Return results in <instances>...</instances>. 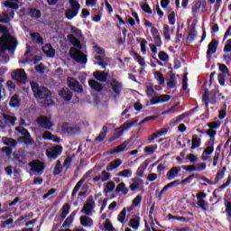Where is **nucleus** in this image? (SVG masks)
Listing matches in <instances>:
<instances>
[{
    "mask_svg": "<svg viewBox=\"0 0 231 231\" xmlns=\"http://www.w3.org/2000/svg\"><path fill=\"white\" fill-rule=\"evenodd\" d=\"M0 33H3L2 37H0V56L5 53L7 50L12 53H14L17 46L18 40L13 34H10L8 29L5 25L0 24Z\"/></svg>",
    "mask_w": 231,
    "mask_h": 231,
    "instance_id": "f257e3e1",
    "label": "nucleus"
},
{
    "mask_svg": "<svg viewBox=\"0 0 231 231\" xmlns=\"http://www.w3.org/2000/svg\"><path fill=\"white\" fill-rule=\"evenodd\" d=\"M31 88L33 92L34 98L43 100V102H42V106L48 107L54 106V101L51 98L52 93L49 88L43 86H39V83L37 82H32Z\"/></svg>",
    "mask_w": 231,
    "mask_h": 231,
    "instance_id": "f03ea898",
    "label": "nucleus"
},
{
    "mask_svg": "<svg viewBox=\"0 0 231 231\" xmlns=\"http://www.w3.org/2000/svg\"><path fill=\"white\" fill-rule=\"evenodd\" d=\"M69 4L70 5V8H69L65 11V17L69 21H72V19H74L75 17L78 16L79 12L81 8V5L76 0H69Z\"/></svg>",
    "mask_w": 231,
    "mask_h": 231,
    "instance_id": "7ed1b4c3",
    "label": "nucleus"
},
{
    "mask_svg": "<svg viewBox=\"0 0 231 231\" xmlns=\"http://www.w3.org/2000/svg\"><path fill=\"white\" fill-rule=\"evenodd\" d=\"M69 56L75 62L79 64L83 65L88 63L87 56L83 53V51L76 49L75 47H71L69 49Z\"/></svg>",
    "mask_w": 231,
    "mask_h": 231,
    "instance_id": "20e7f679",
    "label": "nucleus"
},
{
    "mask_svg": "<svg viewBox=\"0 0 231 231\" xmlns=\"http://www.w3.org/2000/svg\"><path fill=\"white\" fill-rule=\"evenodd\" d=\"M63 152V147L56 144L46 149L45 155L48 160H57Z\"/></svg>",
    "mask_w": 231,
    "mask_h": 231,
    "instance_id": "39448f33",
    "label": "nucleus"
},
{
    "mask_svg": "<svg viewBox=\"0 0 231 231\" xmlns=\"http://www.w3.org/2000/svg\"><path fill=\"white\" fill-rule=\"evenodd\" d=\"M107 85H110V88H112L113 92L115 93L114 97H120L122 90H123V85L121 82L117 81L114 77H108V79L106 81Z\"/></svg>",
    "mask_w": 231,
    "mask_h": 231,
    "instance_id": "423d86ee",
    "label": "nucleus"
},
{
    "mask_svg": "<svg viewBox=\"0 0 231 231\" xmlns=\"http://www.w3.org/2000/svg\"><path fill=\"white\" fill-rule=\"evenodd\" d=\"M31 167V171L35 175H42L44 173L46 165L43 162L40 160H34L29 163Z\"/></svg>",
    "mask_w": 231,
    "mask_h": 231,
    "instance_id": "0eeeda50",
    "label": "nucleus"
},
{
    "mask_svg": "<svg viewBox=\"0 0 231 231\" xmlns=\"http://www.w3.org/2000/svg\"><path fill=\"white\" fill-rule=\"evenodd\" d=\"M12 79L21 84H26L28 82V75L24 69H17L13 71Z\"/></svg>",
    "mask_w": 231,
    "mask_h": 231,
    "instance_id": "6e6552de",
    "label": "nucleus"
},
{
    "mask_svg": "<svg viewBox=\"0 0 231 231\" xmlns=\"http://www.w3.org/2000/svg\"><path fill=\"white\" fill-rule=\"evenodd\" d=\"M217 90H210L209 92L208 90H205L204 95H203V101L207 107L208 106V104L215 106V104L217 103Z\"/></svg>",
    "mask_w": 231,
    "mask_h": 231,
    "instance_id": "1a4fd4ad",
    "label": "nucleus"
},
{
    "mask_svg": "<svg viewBox=\"0 0 231 231\" xmlns=\"http://www.w3.org/2000/svg\"><path fill=\"white\" fill-rule=\"evenodd\" d=\"M137 123H138L137 119L125 122L120 127H117L116 129V131H118L117 136L110 137V142H113L117 138H119L123 134L124 131H128L131 127H133Z\"/></svg>",
    "mask_w": 231,
    "mask_h": 231,
    "instance_id": "9d476101",
    "label": "nucleus"
},
{
    "mask_svg": "<svg viewBox=\"0 0 231 231\" xmlns=\"http://www.w3.org/2000/svg\"><path fill=\"white\" fill-rule=\"evenodd\" d=\"M96 203L93 196L88 199V202L85 203L83 208H81V213L86 216H92V210L95 208Z\"/></svg>",
    "mask_w": 231,
    "mask_h": 231,
    "instance_id": "9b49d317",
    "label": "nucleus"
},
{
    "mask_svg": "<svg viewBox=\"0 0 231 231\" xmlns=\"http://www.w3.org/2000/svg\"><path fill=\"white\" fill-rule=\"evenodd\" d=\"M218 45L219 41H217V39H212L211 42L208 43L207 51V59L208 61L211 60V55L217 51Z\"/></svg>",
    "mask_w": 231,
    "mask_h": 231,
    "instance_id": "f8f14e48",
    "label": "nucleus"
},
{
    "mask_svg": "<svg viewBox=\"0 0 231 231\" xmlns=\"http://www.w3.org/2000/svg\"><path fill=\"white\" fill-rule=\"evenodd\" d=\"M67 80H68L69 88L71 90H74L77 93H83V88L80 85V83L78 80H76V79L69 77Z\"/></svg>",
    "mask_w": 231,
    "mask_h": 231,
    "instance_id": "ddd939ff",
    "label": "nucleus"
},
{
    "mask_svg": "<svg viewBox=\"0 0 231 231\" xmlns=\"http://www.w3.org/2000/svg\"><path fill=\"white\" fill-rule=\"evenodd\" d=\"M37 123L42 129L45 130H50L53 126L52 122L49 117H47V116H42V117L38 118Z\"/></svg>",
    "mask_w": 231,
    "mask_h": 231,
    "instance_id": "4468645a",
    "label": "nucleus"
},
{
    "mask_svg": "<svg viewBox=\"0 0 231 231\" xmlns=\"http://www.w3.org/2000/svg\"><path fill=\"white\" fill-rule=\"evenodd\" d=\"M92 173V171H88L87 173H85V175L83 177H81V180H79L75 187L73 188L72 193H71V197H75L78 193V191L79 190V189H81L83 183L85 182V180L88 179V177Z\"/></svg>",
    "mask_w": 231,
    "mask_h": 231,
    "instance_id": "2eb2a0df",
    "label": "nucleus"
},
{
    "mask_svg": "<svg viewBox=\"0 0 231 231\" xmlns=\"http://www.w3.org/2000/svg\"><path fill=\"white\" fill-rule=\"evenodd\" d=\"M93 77L97 79L99 82H106L107 83L110 75L107 72L96 70L93 72Z\"/></svg>",
    "mask_w": 231,
    "mask_h": 231,
    "instance_id": "dca6fc26",
    "label": "nucleus"
},
{
    "mask_svg": "<svg viewBox=\"0 0 231 231\" xmlns=\"http://www.w3.org/2000/svg\"><path fill=\"white\" fill-rule=\"evenodd\" d=\"M59 95L66 102H70L73 97V92L68 88H62L60 90Z\"/></svg>",
    "mask_w": 231,
    "mask_h": 231,
    "instance_id": "f3484780",
    "label": "nucleus"
},
{
    "mask_svg": "<svg viewBox=\"0 0 231 231\" xmlns=\"http://www.w3.org/2000/svg\"><path fill=\"white\" fill-rule=\"evenodd\" d=\"M43 53L48 57V58H54L56 51L53 49L52 45L51 43H46L42 48Z\"/></svg>",
    "mask_w": 231,
    "mask_h": 231,
    "instance_id": "a211bd4d",
    "label": "nucleus"
},
{
    "mask_svg": "<svg viewBox=\"0 0 231 231\" xmlns=\"http://www.w3.org/2000/svg\"><path fill=\"white\" fill-rule=\"evenodd\" d=\"M180 172V167H173L172 169H170L168 172L166 173V180H172L175 178L178 177V174Z\"/></svg>",
    "mask_w": 231,
    "mask_h": 231,
    "instance_id": "6ab92c4d",
    "label": "nucleus"
},
{
    "mask_svg": "<svg viewBox=\"0 0 231 231\" xmlns=\"http://www.w3.org/2000/svg\"><path fill=\"white\" fill-rule=\"evenodd\" d=\"M21 103H22V98L20 97V95L15 93L12 96L10 102H9V106L14 108L20 107Z\"/></svg>",
    "mask_w": 231,
    "mask_h": 231,
    "instance_id": "aec40b11",
    "label": "nucleus"
},
{
    "mask_svg": "<svg viewBox=\"0 0 231 231\" xmlns=\"http://www.w3.org/2000/svg\"><path fill=\"white\" fill-rule=\"evenodd\" d=\"M67 39L69 42V43L75 48L82 49L81 42L78 38H76L74 34H69L67 36Z\"/></svg>",
    "mask_w": 231,
    "mask_h": 231,
    "instance_id": "412c9836",
    "label": "nucleus"
},
{
    "mask_svg": "<svg viewBox=\"0 0 231 231\" xmlns=\"http://www.w3.org/2000/svg\"><path fill=\"white\" fill-rule=\"evenodd\" d=\"M88 85L96 92H102L104 89L103 84H101L98 81L94 80V79H90L88 81Z\"/></svg>",
    "mask_w": 231,
    "mask_h": 231,
    "instance_id": "4be33fe9",
    "label": "nucleus"
},
{
    "mask_svg": "<svg viewBox=\"0 0 231 231\" xmlns=\"http://www.w3.org/2000/svg\"><path fill=\"white\" fill-rule=\"evenodd\" d=\"M28 15L31 18H36V19H41L42 16V11L35 8V7H31L28 9Z\"/></svg>",
    "mask_w": 231,
    "mask_h": 231,
    "instance_id": "5701e85b",
    "label": "nucleus"
},
{
    "mask_svg": "<svg viewBox=\"0 0 231 231\" xmlns=\"http://www.w3.org/2000/svg\"><path fill=\"white\" fill-rule=\"evenodd\" d=\"M130 143L131 140H126L122 144H119V146H116L112 152V154L120 153L125 151V148L129 145Z\"/></svg>",
    "mask_w": 231,
    "mask_h": 231,
    "instance_id": "b1692460",
    "label": "nucleus"
},
{
    "mask_svg": "<svg viewBox=\"0 0 231 231\" xmlns=\"http://www.w3.org/2000/svg\"><path fill=\"white\" fill-rule=\"evenodd\" d=\"M77 216V211H73L64 221L62 225V228L69 227L70 225L74 222V219Z\"/></svg>",
    "mask_w": 231,
    "mask_h": 231,
    "instance_id": "393cba45",
    "label": "nucleus"
},
{
    "mask_svg": "<svg viewBox=\"0 0 231 231\" xmlns=\"http://www.w3.org/2000/svg\"><path fill=\"white\" fill-rule=\"evenodd\" d=\"M63 132L68 133L69 134H79L80 133L79 127L63 125Z\"/></svg>",
    "mask_w": 231,
    "mask_h": 231,
    "instance_id": "a878e982",
    "label": "nucleus"
},
{
    "mask_svg": "<svg viewBox=\"0 0 231 231\" xmlns=\"http://www.w3.org/2000/svg\"><path fill=\"white\" fill-rule=\"evenodd\" d=\"M31 38L37 44L44 45V39L41 34H39V32H31Z\"/></svg>",
    "mask_w": 231,
    "mask_h": 231,
    "instance_id": "bb28decb",
    "label": "nucleus"
},
{
    "mask_svg": "<svg viewBox=\"0 0 231 231\" xmlns=\"http://www.w3.org/2000/svg\"><path fill=\"white\" fill-rule=\"evenodd\" d=\"M169 74H170V79L167 81L166 84H167V87L170 88V89H173L176 88V81H175L176 76L172 70H170Z\"/></svg>",
    "mask_w": 231,
    "mask_h": 231,
    "instance_id": "cd10ccee",
    "label": "nucleus"
},
{
    "mask_svg": "<svg viewBox=\"0 0 231 231\" xmlns=\"http://www.w3.org/2000/svg\"><path fill=\"white\" fill-rule=\"evenodd\" d=\"M71 209V205L69 203H65L62 208H61V214H60V217L62 219H64L65 217H67L68 215H69Z\"/></svg>",
    "mask_w": 231,
    "mask_h": 231,
    "instance_id": "c85d7f7f",
    "label": "nucleus"
},
{
    "mask_svg": "<svg viewBox=\"0 0 231 231\" xmlns=\"http://www.w3.org/2000/svg\"><path fill=\"white\" fill-rule=\"evenodd\" d=\"M122 164V161L120 159H116V161L110 162V164H108L106 167V170L107 171H114L115 169L118 168L120 165Z\"/></svg>",
    "mask_w": 231,
    "mask_h": 231,
    "instance_id": "c756f323",
    "label": "nucleus"
},
{
    "mask_svg": "<svg viewBox=\"0 0 231 231\" xmlns=\"http://www.w3.org/2000/svg\"><path fill=\"white\" fill-rule=\"evenodd\" d=\"M200 145H201V139L198 138L197 134H193L192 135V140H191V147H190V149L191 150H195V149L200 147Z\"/></svg>",
    "mask_w": 231,
    "mask_h": 231,
    "instance_id": "7c9ffc66",
    "label": "nucleus"
},
{
    "mask_svg": "<svg viewBox=\"0 0 231 231\" xmlns=\"http://www.w3.org/2000/svg\"><path fill=\"white\" fill-rule=\"evenodd\" d=\"M106 134H107V126L103 125L100 134L96 138V141L99 143L103 142L106 137Z\"/></svg>",
    "mask_w": 231,
    "mask_h": 231,
    "instance_id": "2f4dec72",
    "label": "nucleus"
},
{
    "mask_svg": "<svg viewBox=\"0 0 231 231\" xmlns=\"http://www.w3.org/2000/svg\"><path fill=\"white\" fill-rule=\"evenodd\" d=\"M197 37V31L195 27H192L189 30V32L187 37V43H192L195 41V38Z\"/></svg>",
    "mask_w": 231,
    "mask_h": 231,
    "instance_id": "473e14b6",
    "label": "nucleus"
},
{
    "mask_svg": "<svg viewBox=\"0 0 231 231\" xmlns=\"http://www.w3.org/2000/svg\"><path fill=\"white\" fill-rule=\"evenodd\" d=\"M79 221L83 226H91L93 225V220L88 216H82L79 217Z\"/></svg>",
    "mask_w": 231,
    "mask_h": 231,
    "instance_id": "72a5a7b5",
    "label": "nucleus"
},
{
    "mask_svg": "<svg viewBox=\"0 0 231 231\" xmlns=\"http://www.w3.org/2000/svg\"><path fill=\"white\" fill-rule=\"evenodd\" d=\"M116 191L122 192L124 195H127L129 193V189L127 187H125V182H121L116 187Z\"/></svg>",
    "mask_w": 231,
    "mask_h": 231,
    "instance_id": "f704fd0d",
    "label": "nucleus"
},
{
    "mask_svg": "<svg viewBox=\"0 0 231 231\" xmlns=\"http://www.w3.org/2000/svg\"><path fill=\"white\" fill-rule=\"evenodd\" d=\"M129 226L132 227L134 230H137L140 226V217L132 218L129 221Z\"/></svg>",
    "mask_w": 231,
    "mask_h": 231,
    "instance_id": "c9c22d12",
    "label": "nucleus"
},
{
    "mask_svg": "<svg viewBox=\"0 0 231 231\" xmlns=\"http://www.w3.org/2000/svg\"><path fill=\"white\" fill-rule=\"evenodd\" d=\"M94 59L96 60H98L94 62L95 65L100 66L104 69H106L107 64L104 61V59L102 56H95Z\"/></svg>",
    "mask_w": 231,
    "mask_h": 231,
    "instance_id": "e433bc0d",
    "label": "nucleus"
},
{
    "mask_svg": "<svg viewBox=\"0 0 231 231\" xmlns=\"http://www.w3.org/2000/svg\"><path fill=\"white\" fill-rule=\"evenodd\" d=\"M4 119L5 120L6 123H9L12 126H14L17 121V117H14V116H10L5 114L4 115Z\"/></svg>",
    "mask_w": 231,
    "mask_h": 231,
    "instance_id": "4c0bfd02",
    "label": "nucleus"
},
{
    "mask_svg": "<svg viewBox=\"0 0 231 231\" xmlns=\"http://www.w3.org/2000/svg\"><path fill=\"white\" fill-rule=\"evenodd\" d=\"M132 175H133V171L131 170H124V171L116 173L117 177H122V178H125V179L131 178Z\"/></svg>",
    "mask_w": 231,
    "mask_h": 231,
    "instance_id": "58836bf2",
    "label": "nucleus"
},
{
    "mask_svg": "<svg viewBox=\"0 0 231 231\" xmlns=\"http://www.w3.org/2000/svg\"><path fill=\"white\" fill-rule=\"evenodd\" d=\"M226 171V167H223L221 170L218 171V172L216 174V177H215L216 184L219 182V179L224 178Z\"/></svg>",
    "mask_w": 231,
    "mask_h": 231,
    "instance_id": "ea45409f",
    "label": "nucleus"
},
{
    "mask_svg": "<svg viewBox=\"0 0 231 231\" xmlns=\"http://www.w3.org/2000/svg\"><path fill=\"white\" fill-rule=\"evenodd\" d=\"M127 215V208H124L117 217L120 223H125V216Z\"/></svg>",
    "mask_w": 231,
    "mask_h": 231,
    "instance_id": "a19ab883",
    "label": "nucleus"
},
{
    "mask_svg": "<svg viewBox=\"0 0 231 231\" xmlns=\"http://www.w3.org/2000/svg\"><path fill=\"white\" fill-rule=\"evenodd\" d=\"M148 163H145V167L143 166V164L139 165V168H137L135 175L139 178H143Z\"/></svg>",
    "mask_w": 231,
    "mask_h": 231,
    "instance_id": "79ce46f5",
    "label": "nucleus"
},
{
    "mask_svg": "<svg viewBox=\"0 0 231 231\" xmlns=\"http://www.w3.org/2000/svg\"><path fill=\"white\" fill-rule=\"evenodd\" d=\"M154 77L158 79L159 85H163L165 83V78L161 71H155Z\"/></svg>",
    "mask_w": 231,
    "mask_h": 231,
    "instance_id": "37998d69",
    "label": "nucleus"
},
{
    "mask_svg": "<svg viewBox=\"0 0 231 231\" xmlns=\"http://www.w3.org/2000/svg\"><path fill=\"white\" fill-rule=\"evenodd\" d=\"M163 37L167 42L171 41V30L169 25L163 26Z\"/></svg>",
    "mask_w": 231,
    "mask_h": 231,
    "instance_id": "c03bdc74",
    "label": "nucleus"
},
{
    "mask_svg": "<svg viewBox=\"0 0 231 231\" xmlns=\"http://www.w3.org/2000/svg\"><path fill=\"white\" fill-rule=\"evenodd\" d=\"M218 69L223 75H229V69L227 66L224 63H218Z\"/></svg>",
    "mask_w": 231,
    "mask_h": 231,
    "instance_id": "a18cd8bd",
    "label": "nucleus"
},
{
    "mask_svg": "<svg viewBox=\"0 0 231 231\" xmlns=\"http://www.w3.org/2000/svg\"><path fill=\"white\" fill-rule=\"evenodd\" d=\"M154 94H156V91L154 90L152 84L146 86V96L148 98H151Z\"/></svg>",
    "mask_w": 231,
    "mask_h": 231,
    "instance_id": "49530a36",
    "label": "nucleus"
},
{
    "mask_svg": "<svg viewBox=\"0 0 231 231\" xmlns=\"http://www.w3.org/2000/svg\"><path fill=\"white\" fill-rule=\"evenodd\" d=\"M4 143L13 148L17 146V141L13 138H5V141L4 142Z\"/></svg>",
    "mask_w": 231,
    "mask_h": 231,
    "instance_id": "de8ad7c7",
    "label": "nucleus"
},
{
    "mask_svg": "<svg viewBox=\"0 0 231 231\" xmlns=\"http://www.w3.org/2000/svg\"><path fill=\"white\" fill-rule=\"evenodd\" d=\"M19 3H13V2H5L4 5L6 8H10L12 10H18L19 9Z\"/></svg>",
    "mask_w": 231,
    "mask_h": 231,
    "instance_id": "09e8293b",
    "label": "nucleus"
},
{
    "mask_svg": "<svg viewBox=\"0 0 231 231\" xmlns=\"http://www.w3.org/2000/svg\"><path fill=\"white\" fill-rule=\"evenodd\" d=\"M156 149H158V144H151L150 146H146L144 148V152L149 154H152Z\"/></svg>",
    "mask_w": 231,
    "mask_h": 231,
    "instance_id": "8fccbe9b",
    "label": "nucleus"
},
{
    "mask_svg": "<svg viewBox=\"0 0 231 231\" xmlns=\"http://www.w3.org/2000/svg\"><path fill=\"white\" fill-rule=\"evenodd\" d=\"M115 189H116V183L114 181H110L106 183V186L104 191L106 193L112 192Z\"/></svg>",
    "mask_w": 231,
    "mask_h": 231,
    "instance_id": "3c124183",
    "label": "nucleus"
},
{
    "mask_svg": "<svg viewBox=\"0 0 231 231\" xmlns=\"http://www.w3.org/2000/svg\"><path fill=\"white\" fill-rule=\"evenodd\" d=\"M200 7H201V1H197L194 4V5H192V7H191V13L193 14H198V12L199 11Z\"/></svg>",
    "mask_w": 231,
    "mask_h": 231,
    "instance_id": "603ef678",
    "label": "nucleus"
},
{
    "mask_svg": "<svg viewBox=\"0 0 231 231\" xmlns=\"http://www.w3.org/2000/svg\"><path fill=\"white\" fill-rule=\"evenodd\" d=\"M111 179V173H108L106 171H103L101 172V181L102 182H106L107 180H109Z\"/></svg>",
    "mask_w": 231,
    "mask_h": 231,
    "instance_id": "864d4df0",
    "label": "nucleus"
},
{
    "mask_svg": "<svg viewBox=\"0 0 231 231\" xmlns=\"http://www.w3.org/2000/svg\"><path fill=\"white\" fill-rule=\"evenodd\" d=\"M153 41L157 48H161L162 46V40L160 34L153 36Z\"/></svg>",
    "mask_w": 231,
    "mask_h": 231,
    "instance_id": "5fc2aeb1",
    "label": "nucleus"
},
{
    "mask_svg": "<svg viewBox=\"0 0 231 231\" xmlns=\"http://www.w3.org/2000/svg\"><path fill=\"white\" fill-rule=\"evenodd\" d=\"M33 217V213L30 212V213H26L25 216H21L19 218H17L16 222H20L22 220L23 221H27L28 219Z\"/></svg>",
    "mask_w": 231,
    "mask_h": 231,
    "instance_id": "6e6d98bb",
    "label": "nucleus"
},
{
    "mask_svg": "<svg viewBox=\"0 0 231 231\" xmlns=\"http://www.w3.org/2000/svg\"><path fill=\"white\" fill-rule=\"evenodd\" d=\"M16 131H17V133H20L21 134H23V136H25V137H30L31 136L28 130L24 127H16Z\"/></svg>",
    "mask_w": 231,
    "mask_h": 231,
    "instance_id": "4d7b16f0",
    "label": "nucleus"
},
{
    "mask_svg": "<svg viewBox=\"0 0 231 231\" xmlns=\"http://www.w3.org/2000/svg\"><path fill=\"white\" fill-rule=\"evenodd\" d=\"M158 57L162 62H167L169 60V55L164 51H160Z\"/></svg>",
    "mask_w": 231,
    "mask_h": 231,
    "instance_id": "13d9d810",
    "label": "nucleus"
},
{
    "mask_svg": "<svg viewBox=\"0 0 231 231\" xmlns=\"http://www.w3.org/2000/svg\"><path fill=\"white\" fill-rule=\"evenodd\" d=\"M14 160L18 163H23V164L26 163V162H27V159L23 155H22V154H16L14 156Z\"/></svg>",
    "mask_w": 231,
    "mask_h": 231,
    "instance_id": "bf43d9fd",
    "label": "nucleus"
},
{
    "mask_svg": "<svg viewBox=\"0 0 231 231\" xmlns=\"http://www.w3.org/2000/svg\"><path fill=\"white\" fill-rule=\"evenodd\" d=\"M142 199H143V196L142 195H137L134 199L133 200L132 202V206L133 207H138L140 206L141 202H142Z\"/></svg>",
    "mask_w": 231,
    "mask_h": 231,
    "instance_id": "052dcab7",
    "label": "nucleus"
},
{
    "mask_svg": "<svg viewBox=\"0 0 231 231\" xmlns=\"http://www.w3.org/2000/svg\"><path fill=\"white\" fill-rule=\"evenodd\" d=\"M72 162H73V157L67 156V158L64 161L63 166L66 167L67 169H69Z\"/></svg>",
    "mask_w": 231,
    "mask_h": 231,
    "instance_id": "680f3d73",
    "label": "nucleus"
},
{
    "mask_svg": "<svg viewBox=\"0 0 231 231\" xmlns=\"http://www.w3.org/2000/svg\"><path fill=\"white\" fill-rule=\"evenodd\" d=\"M0 23H10V15H8L7 14H0Z\"/></svg>",
    "mask_w": 231,
    "mask_h": 231,
    "instance_id": "e2e57ef3",
    "label": "nucleus"
},
{
    "mask_svg": "<svg viewBox=\"0 0 231 231\" xmlns=\"http://www.w3.org/2000/svg\"><path fill=\"white\" fill-rule=\"evenodd\" d=\"M104 227H105V229H106V231H116V230L114 228L112 223H111L108 219L106 220L105 225H104Z\"/></svg>",
    "mask_w": 231,
    "mask_h": 231,
    "instance_id": "0e129e2a",
    "label": "nucleus"
},
{
    "mask_svg": "<svg viewBox=\"0 0 231 231\" xmlns=\"http://www.w3.org/2000/svg\"><path fill=\"white\" fill-rule=\"evenodd\" d=\"M70 31L72 33H74L78 38H82V31L79 29H77L75 26H72L70 28Z\"/></svg>",
    "mask_w": 231,
    "mask_h": 231,
    "instance_id": "69168bd1",
    "label": "nucleus"
},
{
    "mask_svg": "<svg viewBox=\"0 0 231 231\" xmlns=\"http://www.w3.org/2000/svg\"><path fill=\"white\" fill-rule=\"evenodd\" d=\"M168 22H170V25H174L175 24V12L172 11L168 14Z\"/></svg>",
    "mask_w": 231,
    "mask_h": 231,
    "instance_id": "338daca9",
    "label": "nucleus"
},
{
    "mask_svg": "<svg viewBox=\"0 0 231 231\" xmlns=\"http://www.w3.org/2000/svg\"><path fill=\"white\" fill-rule=\"evenodd\" d=\"M223 51L224 52H230L231 51V39L227 40V43L225 44Z\"/></svg>",
    "mask_w": 231,
    "mask_h": 231,
    "instance_id": "774afa93",
    "label": "nucleus"
}]
</instances>
